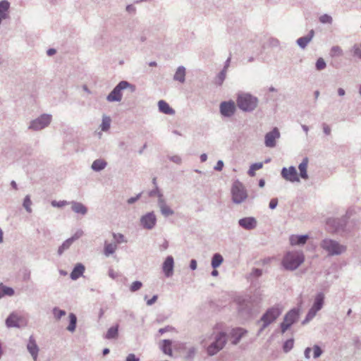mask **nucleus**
Returning <instances> with one entry per match:
<instances>
[{"mask_svg":"<svg viewBox=\"0 0 361 361\" xmlns=\"http://www.w3.org/2000/svg\"><path fill=\"white\" fill-rule=\"evenodd\" d=\"M320 247L327 253L328 256L341 255L346 251L345 245L329 238H326L320 242Z\"/></svg>","mask_w":361,"mask_h":361,"instance_id":"f257e3e1","label":"nucleus"},{"mask_svg":"<svg viewBox=\"0 0 361 361\" xmlns=\"http://www.w3.org/2000/svg\"><path fill=\"white\" fill-rule=\"evenodd\" d=\"M258 102L257 97L247 93L238 94L236 100L238 108L245 112L254 111L257 106Z\"/></svg>","mask_w":361,"mask_h":361,"instance_id":"f03ea898","label":"nucleus"},{"mask_svg":"<svg viewBox=\"0 0 361 361\" xmlns=\"http://www.w3.org/2000/svg\"><path fill=\"white\" fill-rule=\"evenodd\" d=\"M130 89L131 92H134L136 87L134 85L126 80L119 82L113 90L107 95L106 100L109 102H121L122 99V90Z\"/></svg>","mask_w":361,"mask_h":361,"instance_id":"7ed1b4c3","label":"nucleus"},{"mask_svg":"<svg viewBox=\"0 0 361 361\" xmlns=\"http://www.w3.org/2000/svg\"><path fill=\"white\" fill-rule=\"evenodd\" d=\"M305 257L302 252H288L283 257L282 264L287 270L296 269L304 262Z\"/></svg>","mask_w":361,"mask_h":361,"instance_id":"20e7f679","label":"nucleus"},{"mask_svg":"<svg viewBox=\"0 0 361 361\" xmlns=\"http://www.w3.org/2000/svg\"><path fill=\"white\" fill-rule=\"evenodd\" d=\"M227 343V336L225 332H219L214 335V341L207 347V353L213 356L224 348Z\"/></svg>","mask_w":361,"mask_h":361,"instance_id":"39448f33","label":"nucleus"},{"mask_svg":"<svg viewBox=\"0 0 361 361\" xmlns=\"http://www.w3.org/2000/svg\"><path fill=\"white\" fill-rule=\"evenodd\" d=\"M283 309L280 305H276L269 309L262 314L260 321L263 322V327L267 328L281 314Z\"/></svg>","mask_w":361,"mask_h":361,"instance_id":"423d86ee","label":"nucleus"},{"mask_svg":"<svg viewBox=\"0 0 361 361\" xmlns=\"http://www.w3.org/2000/svg\"><path fill=\"white\" fill-rule=\"evenodd\" d=\"M324 300V295L322 293H319L316 295L312 307L309 310L305 319L302 322V324L308 323L315 317L317 312L322 308Z\"/></svg>","mask_w":361,"mask_h":361,"instance_id":"0eeeda50","label":"nucleus"},{"mask_svg":"<svg viewBox=\"0 0 361 361\" xmlns=\"http://www.w3.org/2000/svg\"><path fill=\"white\" fill-rule=\"evenodd\" d=\"M348 218L343 216L341 218H329L326 221V228L330 233H336L343 231L346 226Z\"/></svg>","mask_w":361,"mask_h":361,"instance_id":"6e6552de","label":"nucleus"},{"mask_svg":"<svg viewBox=\"0 0 361 361\" xmlns=\"http://www.w3.org/2000/svg\"><path fill=\"white\" fill-rule=\"evenodd\" d=\"M232 200L235 204H240L247 197L246 190L243 184L239 181H235L231 188Z\"/></svg>","mask_w":361,"mask_h":361,"instance_id":"1a4fd4ad","label":"nucleus"},{"mask_svg":"<svg viewBox=\"0 0 361 361\" xmlns=\"http://www.w3.org/2000/svg\"><path fill=\"white\" fill-rule=\"evenodd\" d=\"M51 115L43 114L38 118L30 121L28 129L38 131L47 127L51 121Z\"/></svg>","mask_w":361,"mask_h":361,"instance_id":"9d476101","label":"nucleus"},{"mask_svg":"<svg viewBox=\"0 0 361 361\" xmlns=\"http://www.w3.org/2000/svg\"><path fill=\"white\" fill-rule=\"evenodd\" d=\"M281 136L279 129L275 127L264 136V145L267 147L273 148L276 145V140Z\"/></svg>","mask_w":361,"mask_h":361,"instance_id":"9b49d317","label":"nucleus"},{"mask_svg":"<svg viewBox=\"0 0 361 361\" xmlns=\"http://www.w3.org/2000/svg\"><path fill=\"white\" fill-rule=\"evenodd\" d=\"M281 175L285 180L291 183L300 182L297 170L293 166L288 168L283 167L281 170Z\"/></svg>","mask_w":361,"mask_h":361,"instance_id":"f8f14e48","label":"nucleus"},{"mask_svg":"<svg viewBox=\"0 0 361 361\" xmlns=\"http://www.w3.org/2000/svg\"><path fill=\"white\" fill-rule=\"evenodd\" d=\"M220 113L224 117L232 116L236 110L235 102L232 100L228 102H222L220 104Z\"/></svg>","mask_w":361,"mask_h":361,"instance_id":"ddd939ff","label":"nucleus"},{"mask_svg":"<svg viewBox=\"0 0 361 361\" xmlns=\"http://www.w3.org/2000/svg\"><path fill=\"white\" fill-rule=\"evenodd\" d=\"M157 218L153 212H149L142 216L140 219L141 225L146 229H152L154 227Z\"/></svg>","mask_w":361,"mask_h":361,"instance_id":"4468645a","label":"nucleus"},{"mask_svg":"<svg viewBox=\"0 0 361 361\" xmlns=\"http://www.w3.org/2000/svg\"><path fill=\"white\" fill-rule=\"evenodd\" d=\"M238 225L245 230L255 229L257 226V219L255 217H244L238 220Z\"/></svg>","mask_w":361,"mask_h":361,"instance_id":"2eb2a0df","label":"nucleus"},{"mask_svg":"<svg viewBox=\"0 0 361 361\" xmlns=\"http://www.w3.org/2000/svg\"><path fill=\"white\" fill-rule=\"evenodd\" d=\"M173 267H174V259L173 257L171 255L168 256L163 264H162V270L166 277H171L173 274Z\"/></svg>","mask_w":361,"mask_h":361,"instance_id":"dca6fc26","label":"nucleus"},{"mask_svg":"<svg viewBox=\"0 0 361 361\" xmlns=\"http://www.w3.org/2000/svg\"><path fill=\"white\" fill-rule=\"evenodd\" d=\"M27 349L33 360L37 361L39 349L33 336H30L29 338Z\"/></svg>","mask_w":361,"mask_h":361,"instance_id":"f3484780","label":"nucleus"},{"mask_svg":"<svg viewBox=\"0 0 361 361\" xmlns=\"http://www.w3.org/2000/svg\"><path fill=\"white\" fill-rule=\"evenodd\" d=\"M247 333V331L242 328L233 329L231 332V336L233 338L232 343L237 345L242 337Z\"/></svg>","mask_w":361,"mask_h":361,"instance_id":"a211bd4d","label":"nucleus"},{"mask_svg":"<svg viewBox=\"0 0 361 361\" xmlns=\"http://www.w3.org/2000/svg\"><path fill=\"white\" fill-rule=\"evenodd\" d=\"M158 206L160 209V212L161 214L168 217L173 214L174 212L171 209L167 204L164 199L158 200Z\"/></svg>","mask_w":361,"mask_h":361,"instance_id":"6ab92c4d","label":"nucleus"},{"mask_svg":"<svg viewBox=\"0 0 361 361\" xmlns=\"http://www.w3.org/2000/svg\"><path fill=\"white\" fill-rule=\"evenodd\" d=\"M309 239L308 235H292L290 237V243L292 245H303Z\"/></svg>","mask_w":361,"mask_h":361,"instance_id":"aec40b11","label":"nucleus"},{"mask_svg":"<svg viewBox=\"0 0 361 361\" xmlns=\"http://www.w3.org/2000/svg\"><path fill=\"white\" fill-rule=\"evenodd\" d=\"M298 317L299 310L293 308L286 314L283 319L292 325L298 320Z\"/></svg>","mask_w":361,"mask_h":361,"instance_id":"412c9836","label":"nucleus"},{"mask_svg":"<svg viewBox=\"0 0 361 361\" xmlns=\"http://www.w3.org/2000/svg\"><path fill=\"white\" fill-rule=\"evenodd\" d=\"M314 35V31L313 30H311L307 35L300 37L297 39L298 45L300 48L305 49L309 44V42L312 39Z\"/></svg>","mask_w":361,"mask_h":361,"instance_id":"4be33fe9","label":"nucleus"},{"mask_svg":"<svg viewBox=\"0 0 361 361\" xmlns=\"http://www.w3.org/2000/svg\"><path fill=\"white\" fill-rule=\"evenodd\" d=\"M71 204L72 210L76 213L82 215H85L87 212V208L81 202L72 201L70 202Z\"/></svg>","mask_w":361,"mask_h":361,"instance_id":"5701e85b","label":"nucleus"},{"mask_svg":"<svg viewBox=\"0 0 361 361\" xmlns=\"http://www.w3.org/2000/svg\"><path fill=\"white\" fill-rule=\"evenodd\" d=\"M309 163V159L306 157L302 159V162L298 166V169L300 171V176L305 180L308 179V174H307V165Z\"/></svg>","mask_w":361,"mask_h":361,"instance_id":"b1692460","label":"nucleus"},{"mask_svg":"<svg viewBox=\"0 0 361 361\" xmlns=\"http://www.w3.org/2000/svg\"><path fill=\"white\" fill-rule=\"evenodd\" d=\"M186 69L184 66H178L173 75V80L180 83H184L185 81Z\"/></svg>","mask_w":361,"mask_h":361,"instance_id":"393cba45","label":"nucleus"},{"mask_svg":"<svg viewBox=\"0 0 361 361\" xmlns=\"http://www.w3.org/2000/svg\"><path fill=\"white\" fill-rule=\"evenodd\" d=\"M158 107H159V111H161V113H164L165 114L173 115L175 114V110L173 109L169 105V104L164 100L159 101Z\"/></svg>","mask_w":361,"mask_h":361,"instance_id":"a878e982","label":"nucleus"},{"mask_svg":"<svg viewBox=\"0 0 361 361\" xmlns=\"http://www.w3.org/2000/svg\"><path fill=\"white\" fill-rule=\"evenodd\" d=\"M84 271L85 266L80 263L77 264L71 273V279L72 280H77L83 274Z\"/></svg>","mask_w":361,"mask_h":361,"instance_id":"bb28decb","label":"nucleus"},{"mask_svg":"<svg viewBox=\"0 0 361 361\" xmlns=\"http://www.w3.org/2000/svg\"><path fill=\"white\" fill-rule=\"evenodd\" d=\"M116 250L117 245L116 243H108L107 241L104 242V255L106 257H109L111 255H113Z\"/></svg>","mask_w":361,"mask_h":361,"instance_id":"cd10ccee","label":"nucleus"},{"mask_svg":"<svg viewBox=\"0 0 361 361\" xmlns=\"http://www.w3.org/2000/svg\"><path fill=\"white\" fill-rule=\"evenodd\" d=\"M118 337V324L113 326L110 327L106 334L104 335V338L111 340V339H117Z\"/></svg>","mask_w":361,"mask_h":361,"instance_id":"c85d7f7f","label":"nucleus"},{"mask_svg":"<svg viewBox=\"0 0 361 361\" xmlns=\"http://www.w3.org/2000/svg\"><path fill=\"white\" fill-rule=\"evenodd\" d=\"M107 163L106 161L102 159H97L93 161L92 164L91 168L94 171H100L105 169Z\"/></svg>","mask_w":361,"mask_h":361,"instance_id":"c756f323","label":"nucleus"},{"mask_svg":"<svg viewBox=\"0 0 361 361\" xmlns=\"http://www.w3.org/2000/svg\"><path fill=\"white\" fill-rule=\"evenodd\" d=\"M6 324L8 327H18V317L16 314L12 313L6 319Z\"/></svg>","mask_w":361,"mask_h":361,"instance_id":"7c9ffc66","label":"nucleus"},{"mask_svg":"<svg viewBox=\"0 0 361 361\" xmlns=\"http://www.w3.org/2000/svg\"><path fill=\"white\" fill-rule=\"evenodd\" d=\"M172 342L171 340L164 339L162 341V345L161 346V349L162 352L168 355H172V349H171Z\"/></svg>","mask_w":361,"mask_h":361,"instance_id":"2f4dec72","label":"nucleus"},{"mask_svg":"<svg viewBox=\"0 0 361 361\" xmlns=\"http://www.w3.org/2000/svg\"><path fill=\"white\" fill-rule=\"evenodd\" d=\"M224 258L219 253H215L212 258L211 265L213 269L218 268L223 262Z\"/></svg>","mask_w":361,"mask_h":361,"instance_id":"473e14b6","label":"nucleus"},{"mask_svg":"<svg viewBox=\"0 0 361 361\" xmlns=\"http://www.w3.org/2000/svg\"><path fill=\"white\" fill-rule=\"evenodd\" d=\"M14 295V290L12 288L7 287L0 284V298L5 295L12 296Z\"/></svg>","mask_w":361,"mask_h":361,"instance_id":"72a5a7b5","label":"nucleus"},{"mask_svg":"<svg viewBox=\"0 0 361 361\" xmlns=\"http://www.w3.org/2000/svg\"><path fill=\"white\" fill-rule=\"evenodd\" d=\"M77 324V317L75 314L70 313L69 314V325L67 326V330L73 332L75 330Z\"/></svg>","mask_w":361,"mask_h":361,"instance_id":"f704fd0d","label":"nucleus"},{"mask_svg":"<svg viewBox=\"0 0 361 361\" xmlns=\"http://www.w3.org/2000/svg\"><path fill=\"white\" fill-rule=\"evenodd\" d=\"M111 118L107 116H103L102 121L100 125L101 130L102 131H107L110 128L111 126Z\"/></svg>","mask_w":361,"mask_h":361,"instance_id":"c9c22d12","label":"nucleus"},{"mask_svg":"<svg viewBox=\"0 0 361 361\" xmlns=\"http://www.w3.org/2000/svg\"><path fill=\"white\" fill-rule=\"evenodd\" d=\"M350 51L353 56L361 59V43L354 44Z\"/></svg>","mask_w":361,"mask_h":361,"instance_id":"e433bc0d","label":"nucleus"},{"mask_svg":"<svg viewBox=\"0 0 361 361\" xmlns=\"http://www.w3.org/2000/svg\"><path fill=\"white\" fill-rule=\"evenodd\" d=\"M72 243V239L68 238L66 240H65L62 243V245L59 247L58 254L61 255L65 250H68L70 247Z\"/></svg>","mask_w":361,"mask_h":361,"instance_id":"4c0bfd02","label":"nucleus"},{"mask_svg":"<svg viewBox=\"0 0 361 361\" xmlns=\"http://www.w3.org/2000/svg\"><path fill=\"white\" fill-rule=\"evenodd\" d=\"M262 166H263V164L262 162H257V163L252 164L250 166L247 173L249 174L250 176H254L255 175V171L256 170H259V169H262Z\"/></svg>","mask_w":361,"mask_h":361,"instance_id":"58836bf2","label":"nucleus"},{"mask_svg":"<svg viewBox=\"0 0 361 361\" xmlns=\"http://www.w3.org/2000/svg\"><path fill=\"white\" fill-rule=\"evenodd\" d=\"M148 196L150 197H158V200L164 199L163 193L159 190V187L156 186L153 190L148 192Z\"/></svg>","mask_w":361,"mask_h":361,"instance_id":"ea45409f","label":"nucleus"},{"mask_svg":"<svg viewBox=\"0 0 361 361\" xmlns=\"http://www.w3.org/2000/svg\"><path fill=\"white\" fill-rule=\"evenodd\" d=\"M32 201L30 200V196L29 195H26L24 198V200H23V207L25 208V209L28 212V213H31L32 212V208H31V205H32Z\"/></svg>","mask_w":361,"mask_h":361,"instance_id":"a19ab883","label":"nucleus"},{"mask_svg":"<svg viewBox=\"0 0 361 361\" xmlns=\"http://www.w3.org/2000/svg\"><path fill=\"white\" fill-rule=\"evenodd\" d=\"M293 345H294L293 339L290 338V339L286 340L283 345V350L285 353H288L289 351H290L293 349Z\"/></svg>","mask_w":361,"mask_h":361,"instance_id":"79ce46f5","label":"nucleus"},{"mask_svg":"<svg viewBox=\"0 0 361 361\" xmlns=\"http://www.w3.org/2000/svg\"><path fill=\"white\" fill-rule=\"evenodd\" d=\"M226 71L225 70L221 71L215 78V83L218 85H221L226 78Z\"/></svg>","mask_w":361,"mask_h":361,"instance_id":"37998d69","label":"nucleus"},{"mask_svg":"<svg viewBox=\"0 0 361 361\" xmlns=\"http://www.w3.org/2000/svg\"><path fill=\"white\" fill-rule=\"evenodd\" d=\"M330 55L332 57L341 56L343 55V50L339 46H334L330 50Z\"/></svg>","mask_w":361,"mask_h":361,"instance_id":"c03bdc74","label":"nucleus"},{"mask_svg":"<svg viewBox=\"0 0 361 361\" xmlns=\"http://www.w3.org/2000/svg\"><path fill=\"white\" fill-rule=\"evenodd\" d=\"M10 3L6 0L0 1V13L7 14V11L9 9Z\"/></svg>","mask_w":361,"mask_h":361,"instance_id":"a18cd8bd","label":"nucleus"},{"mask_svg":"<svg viewBox=\"0 0 361 361\" xmlns=\"http://www.w3.org/2000/svg\"><path fill=\"white\" fill-rule=\"evenodd\" d=\"M52 312H53L55 319L57 320L60 319L62 317L65 316L66 314L65 310H61L58 307L53 308Z\"/></svg>","mask_w":361,"mask_h":361,"instance_id":"49530a36","label":"nucleus"},{"mask_svg":"<svg viewBox=\"0 0 361 361\" xmlns=\"http://www.w3.org/2000/svg\"><path fill=\"white\" fill-rule=\"evenodd\" d=\"M114 240H115L114 243L117 244H120L121 243H126L127 240L125 239V236L121 233H112Z\"/></svg>","mask_w":361,"mask_h":361,"instance_id":"de8ad7c7","label":"nucleus"},{"mask_svg":"<svg viewBox=\"0 0 361 361\" xmlns=\"http://www.w3.org/2000/svg\"><path fill=\"white\" fill-rule=\"evenodd\" d=\"M142 287V283L140 281L133 282L130 286V291L132 293L139 290Z\"/></svg>","mask_w":361,"mask_h":361,"instance_id":"09e8293b","label":"nucleus"},{"mask_svg":"<svg viewBox=\"0 0 361 361\" xmlns=\"http://www.w3.org/2000/svg\"><path fill=\"white\" fill-rule=\"evenodd\" d=\"M317 71H322L326 66V63L323 58H319L315 64Z\"/></svg>","mask_w":361,"mask_h":361,"instance_id":"8fccbe9b","label":"nucleus"},{"mask_svg":"<svg viewBox=\"0 0 361 361\" xmlns=\"http://www.w3.org/2000/svg\"><path fill=\"white\" fill-rule=\"evenodd\" d=\"M319 21L323 24H326V23L331 24L333 19L331 16H329L328 14H324L319 17Z\"/></svg>","mask_w":361,"mask_h":361,"instance_id":"3c124183","label":"nucleus"},{"mask_svg":"<svg viewBox=\"0 0 361 361\" xmlns=\"http://www.w3.org/2000/svg\"><path fill=\"white\" fill-rule=\"evenodd\" d=\"M313 351H314L313 357L315 359L319 357L323 353L322 350L318 345H314L313 346Z\"/></svg>","mask_w":361,"mask_h":361,"instance_id":"603ef678","label":"nucleus"},{"mask_svg":"<svg viewBox=\"0 0 361 361\" xmlns=\"http://www.w3.org/2000/svg\"><path fill=\"white\" fill-rule=\"evenodd\" d=\"M68 204H69V202H68L66 200H62V201H59V202L54 200V201L51 202V205L53 207H63L65 205H67Z\"/></svg>","mask_w":361,"mask_h":361,"instance_id":"864d4df0","label":"nucleus"},{"mask_svg":"<svg viewBox=\"0 0 361 361\" xmlns=\"http://www.w3.org/2000/svg\"><path fill=\"white\" fill-rule=\"evenodd\" d=\"M262 275V270L258 268H254L250 273V276L252 277H259Z\"/></svg>","mask_w":361,"mask_h":361,"instance_id":"5fc2aeb1","label":"nucleus"},{"mask_svg":"<svg viewBox=\"0 0 361 361\" xmlns=\"http://www.w3.org/2000/svg\"><path fill=\"white\" fill-rule=\"evenodd\" d=\"M290 326L291 324L283 319V322L281 324V332L283 334L285 333Z\"/></svg>","mask_w":361,"mask_h":361,"instance_id":"6e6d98bb","label":"nucleus"},{"mask_svg":"<svg viewBox=\"0 0 361 361\" xmlns=\"http://www.w3.org/2000/svg\"><path fill=\"white\" fill-rule=\"evenodd\" d=\"M83 235V232L81 230L78 231L70 239H72L73 243L77 239L80 238Z\"/></svg>","mask_w":361,"mask_h":361,"instance_id":"4d7b16f0","label":"nucleus"},{"mask_svg":"<svg viewBox=\"0 0 361 361\" xmlns=\"http://www.w3.org/2000/svg\"><path fill=\"white\" fill-rule=\"evenodd\" d=\"M278 204V199L277 198H273L270 200L269 207L271 209H274Z\"/></svg>","mask_w":361,"mask_h":361,"instance_id":"13d9d810","label":"nucleus"},{"mask_svg":"<svg viewBox=\"0 0 361 361\" xmlns=\"http://www.w3.org/2000/svg\"><path fill=\"white\" fill-rule=\"evenodd\" d=\"M169 159L177 164H180L182 161L180 157L178 155L171 156L169 157Z\"/></svg>","mask_w":361,"mask_h":361,"instance_id":"bf43d9fd","label":"nucleus"},{"mask_svg":"<svg viewBox=\"0 0 361 361\" xmlns=\"http://www.w3.org/2000/svg\"><path fill=\"white\" fill-rule=\"evenodd\" d=\"M224 167V161L222 160H219L214 166V169L217 171H221Z\"/></svg>","mask_w":361,"mask_h":361,"instance_id":"052dcab7","label":"nucleus"},{"mask_svg":"<svg viewBox=\"0 0 361 361\" xmlns=\"http://www.w3.org/2000/svg\"><path fill=\"white\" fill-rule=\"evenodd\" d=\"M140 196H141V193H139L138 195H137V196L132 197L129 198L127 200L128 204H132L135 203L137 200L140 199Z\"/></svg>","mask_w":361,"mask_h":361,"instance_id":"680f3d73","label":"nucleus"},{"mask_svg":"<svg viewBox=\"0 0 361 361\" xmlns=\"http://www.w3.org/2000/svg\"><path fill=\"white\" fill-rule=\"evenodd\" d=\"M126 361H140V359L135 354L130 353L127 356Z\"/></svg>","mask_w":361,"mask_h":361,"instance_id":"e2e57ef3","label":"nucleus"},{"mask_svg":"<svg viewBox=\"0 0 361 361\" xmlns=\"http://www.w3.org/2000/svg\"><path fill=\"white\" fill-rule=\"evenodd\" d=\"M157 299H158V296L157 295H153L151 299H149L148 300H147V305L148 306L152 305L154 303L156 302Z\"/></svg>","mask_w":361,"mask_h":361,"instance_id":"0e129e2a","label":"nucleus"},{"mask_svg":"<svg viewBox=\"0 0 361 361\" xmlns=\"http://www.w3.org/2000/svg\"><path fill=\"white\" fill-rule=\"evenodd\" d=\"M323 131L326 135H329L331 134V128L327 124L324 123L323 124Z\"/></svg>","mask_w":361,"mask_h":361,"instance_id":"69168bd1","label":"nucleus"},{"mask_svg":"<svg viewBox=\"0 0 361 361\" xmlns=\"http://www.w3.org/2000/svg\"><path fill=\"white\" fill-rule=\"evenodd\" d=\"M173 329V328L171 326H167L164 328H161L159 330V333H160L161 334H163L165 332H167V331H172Z\"/></svg>","mask_w":361,"mask_h":361,"instance_id":"338daca9","label":"nucleus"},{"mask_svg":"<svg viewBox=\"0 0 361 361\" xmlns=\"http://www.w3.org/2000/svg\"><path fill=\"white\" fill-rule=\"evenodd\" d=\"M126 11L128 12V13H135V11H136V8L135 7L132 5V4H130V5H128L126 6Z\"/></svg>","mask_w":361,"mask_h":361,"instance_id":"774afa93","label":"nucleus"}]
</instances>
